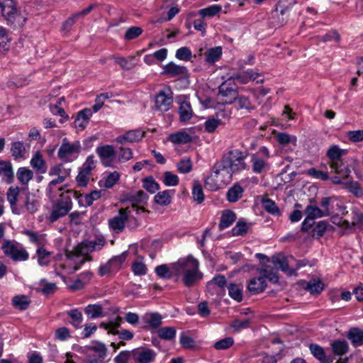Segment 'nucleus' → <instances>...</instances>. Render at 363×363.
Here are the masks:
<instances>
[{"instance_id": "obj_1", "label": "nucleus", "mask_w": 363, "mask_h": 363, "mask_svg": "<svg viewBox=\"0 0 363 363\" xmlns=\"http://www.w3.org/2000/svg\"><path fill=\"white\" fill-rule=\"evenodd\" d=\"M172 267L177 280H181L185 286H192L203 279L199 262L192 256L179 259L172 264Z\"/></svg>"}, {"instance_id": "obj_2", "label": "nucleus", "mask_w": 363, "mask_h": 363, "mask_svg": "<svg viewBox=\"0 0 363 363\" xmlns=\"http://www.w3.org/2000/svg\"><path fill=\"white\" fill-rule=\"evenodd\" d=\"M0 13L6 23L13 28L23 26L26 17L14 0H0Z\"/></svg>"}, {"instance_id": "obj_3", "label": "nucleus", "mask_w": 363, "mask_h": 363, "mask_svg": "<svg viewBox=\"0 0 363 363\" xmlns=\"http://www.w3.org/2000/svg\"><path fill=\"white\" fill-rule=\"evenodd\" d=\"M246 154L238 150H233L225 154L222 162L228 167L233 174L245 170L247 165L245 162Z\"/></svg>"}, {"instance_id": "obj_4", "label": "nucleus", "mask_w": 363, "mask_h": 363, "mask_svg": "<svg viewBox=\"0 0 363 363\" xmlns=\"http://www.w3.org/2000/svg\"><path fill=\"white\" fill-rule=\"evenodd\" d=\"M81 151L82 146L79 140L70 142L65 138L58 150L57 156L65 162H71L77 159Z\"/></svg>"}, {"instance_id": "obj_5", "label": "nucleus", "mask_w": 363, "mask_h": 363, "mask_svg": "<svg viewBox=\"0 0 363 363\" xmlns=\"http://www.w3.org/2000/svg\"><path fill=\"white\" fill-rule=\"evenodd\" d=\"M72 208V201L67 194H60V198L55 201L48 217L50 223L66 216Z\"/></svg>"}, {"instance_id": "obj_6", "label": "nucleus", "mask_w": 363, "mask_h": 363, "mask_svg": "<svg viewBox=\"0 0 363 363\" xmlns=\"http://www.w3.org/2000/svg\"><path fill=\"white\" fill-rule=\"evenodd\" d=\"M1 248L4 254L14 261H26L29 257L28 252L26 249L14 241H4Z\"/></svg>"}, {"instance_id": "obj_7", "label": "nucleus", "mask_w": 363, "mask_h": 363, "mask_svg": "<svg viewBox=\"0 0 363 363\" xmlns=\"http://www.w3.org/2000/svg\"><path fill=\"white\" fill-rule=\"evenodd\" d=\"M90 260L89 258L81 255H74L69 257L67 259L66 263L60 264L55 268V272L57 275L61 277L63 281H65V276L61 272V270L65 271V273L72 274L74 272L79 270L81 266L86 261Z\"/></svg>"}, {"instance_id": "obj_8", "label": "nucleus", "mask_w": 363, "mask_h": 363, "mask_svg": "<svg viewBox=\"0 0 363 363\" xmlns=\"http://www.w3.org/2000/svg\"><path fill=\"white\" fill-rule=\"evenodd\" d=\"M173 104V92L169 86L161 89L155 97L154 109L161 113L169 111Z\"/></svg>"}, {"instance_id": "obj_9", "label": "nucleus", "mask_w": 363, "mask_h": 363, "mask_svg": "<svg viewBox=\"0 0 363 363\" xmlns=\"http://www.w3.org/2000/svg\"><path fill=\"white\" fill-rule=\"evenodd\" d=\"M131 216V209L129 207L121 208L118 215L110 218L108 221L109 228L116 233H121L125 228V223Z\"/></svg>"}, {"instance_id": "obj_10", "label": "nucleus", "mask_w": 363, "mask_h": 363, "mask_svg": "<svg viewBox=\"0 0 363 363\" xmlns=\"http://www.w3.org/2000/svg\"><path fill=\"white\" fill-rule=\"evenodd\" d=\"M331 172L336 176L331 178L332 182L335 184H340L342 179H347L350 174V169L348 164L342 160L340 161L328 163Z\"/></svg>"}, {"instance_id": "obj_11", "label": "nucleus", "mask_w": 363, "mask_h": 363, "mask_svg": "<svg viewBox=\"0 0 363 363\" xmlns=\"http://www.w3.org/2000/svg\"><path fill=\"white\" fill-rule=\"evenodd\" d=\"M96 153L104 167L113 166L116 156V152L113 146L111 145H99L96 148Z\"/></svg>"}, {"instance_id": "obj_12", "label": "nucleus", "mask_w": 363, "mask_h": 363, "mask_svg": "<svg viewBox=\"0 0 363 363\" xmlns=\"http://www.w3.org/2000/svg\"><path fill=\"white\" fill-rule=\"evenodd\" d=\"M156 352L148 347H141L132 350V359L135 363H152L156 357Z\"/></svg>"}, {"instance_id": "obj_13", "label": "nucleus", "mask_w": 363, "mask_h": 363, "mask_svg": "<svg viewBox=\"0 0 363 363\" xmlns=\"http://www.w3.org/2000/svg\"><path fill=\"white\" fill-rule=\"evenodd\" d=\"M71 172V168L66 167L62 163H60L51 166L48 175L50 180L63 183L70 176Z\"/></svg>"}, {"instance_id": "obj_14", "label": "nucleus", "mask_w": 363, "mask_h": 363, "mask_svg": "<svg viewBox=\"0 0 363 363\" xmlns=\"http://www.w3.org/2000/svg\"><path fill=\"white\" fill-rule=\"evenodd\" d=\"M212 171L213 176H216L219 182L223 184L224 186L232 181L233 174L222 160L214 164Z\"/></svg>"}, {"instance_id": "obj_15", "label": "nucleus", "mask_w": 363, "mask_h": 363, "mask_svg": "<svg viewBox=\"0 0 363 363\" xmlns=\"http://www.w3.org/2000/svg\"><path fill=\"white\" fill-rule=\"evenodd\" d=\"M320 206L325 216H328L337 211H342V206L339 199L335 196L324 197L322 199Z\"/></svg>"}, {"instance_id": "obj_16", "label": "nucleus", "mask_w": 363, "mask_h": 363, "mask_svg": "<svg viewBox=\"0 0 363 363\" xmlns=\"http://www.w3.org/2000/svg\"><path fill=\"white\" fill-rule=\"evenodd\" d=\"M148 199V195L143 190H139L137 191L136 192L131 193L128 196V199L129 200L130 202L132 203V206L129 208L131 209V211L135 208L136 213L138 214L141 212H145L146 211V210L145 209L144 207H136V205L146 204Z\"/></svg>"}, {"instance_id": "obj_17", "label": "nucleus", "mask_w": 363, "mask_h": 363, "mask_svg": "<svg viewBox=\"0 0 363 363\" xmlns=\"http://www.w3.org/2000/svg\"><path fill=\"white\" fill-rule=\"evenodd\" d=\"M220 117L228 120L230 118V113L220 111L217 113L216 118L213 117L208 118L203 123L205 130L209 133H212L216 130L217 128L224 125L225 122L223 121Z\"/></svg>"}, {"instance_id": "obj_18", "label": "nucleus", "mask_w": 363, "mask_h": 363, "mask_svg": "<svg viewBox=\"0 0 363 363\" xmlns=\"http://www.w3.org/2000/svg\"><path fill=\"white\" fill-rule=\"evenodd\" d=\"M226 285V279L223 275H217L212 280L208 282L207 289L212 294L222 296L224 294V287Z\"/></svg>"}, {"instance_id": "obj_19", "label": "nucleus", "mask_w": 363, "mask_h": 363, "mask_svg": "<svg viewBox=\"0 0 363 363\" xmlns=\"http://www.w3.org/2000/svg\"><path fill=\"white\" fill-rule=\"evenodd\" d=\"M179 121L182 123H186L194 115L190 102L185 96H183L179 98Z\"/></svg>"}, {"instance_id": "obj_20", "label": "nucleus", "mask_w": 363, "mask_h": 363, "mask_svg": "<svg viewBox=\"0 0 363 363\" xmlns=\"http://www.w3.org/2000/svg\"><path fill=\"white\" fill-rule=\"evenodd\" d=\"M62 182L50 180L45 189V194L50 200L54 201L60 194H65L66 186H62Z\"/></svg>"}, {"instance_id": "obj_21", "label": "nucleus", "mask_w": 363, "mask_h": 363, "mask_svg": "<svg viewBox=\"0 0 363 363\" xmlns=\"http://www.w3.org/2000/svg\"><path fill=\"white\" fill-rule=\"evenodd\" d=\"M250 162L252 170L255 174L267 172L270 169V164L268 161L262 158L259 155H252Z\"/></svg>"}, {"instance_id": "obj_22", "label": "nucleus", "mask_w": 363, "mask_h": 363, "mask_svg": "<svg viewBox=\"0 0 363 363\" xmlns=\"http://www.w3.org/2000/svg\"><path fill=\"white\" fill-rule=\"evenodd\" d=\"M277 143L282 148L294 150L297 145V138L286 133H278L275 135Z\"/></svg>"}, {"instance_id": "obj_23", "label": "nucleus", "mask_w": 363, "mask_h": 363, "mask_svg": "<svg viewBox=\"0 0 363 363\" xmlns=\"http://www.w3.org/2000/svg\"><path fill=\"white\" fill-rule=\"evenodd\" d=\"M144 136V133L139 130H130L122 135L116 138L118 143L124 145L128 143H136L140 140Z\"/></svg>"}, {"instance_id": "obj_24", "label": "nucleus", "mask_w": 363, "mask_h": 363, "mask_svg": "<svg viewBox=\"0 0 363 363\" xmlns=\"http://www.w3.org/2000/svg\"><path fill=\"white\" fill-rule=\"evenodd\" d=\"M121 174L117 171L106 172L99 182V185L105 189L112 188L120 179Z\"/></svg>"}, {"instance_id": "obj_25", "label": "nucleus", "mask_w": 363, "mask_h": 363, "mask_svg": "<svg viewBox=\"0 0 363 363\" xmlns=\"http://www.w3.org/2000/svg\"><path fill=\"white\" fill-rule=\"evenodd\" d=\"M92 114V110L87 108L78 112L74 120L75 127L79 130H84L88 125Z\"/></svg>"}, {"instance_id": "obj_26", "label": "nucleus", "mask_w": 363, "mask_h": 363, "mask_svg": "<svg viewBox=\"0 0 363 363\" xmlns=\"http://www.w3.org/2000/svg\"><path fill=\"white\" fill-rule=\"evenodd\" d=\"M309 350L313 356L321 363H332L333 362V357L327 356L321 346L313 343L309 345Z\"/></svg>"}, {"instance_id": "obj_27", "label": "nucleus", "mask_w": 363, "mask_h": 363, "mask_svg": "<svg viewBox=\"0 0 363 363\" xmlns=\"http://www.w3.org/2000/svg\"><path fill=\"white\" fill-rule=\"evenodd\" d=\"M0 177L7 184H10L14 179L12 164L9 161L0 160Z\"/></svg>"}, {"instance_id": "obj_28", "label": "nucleus", "mask_w": 363, "mask_h": 363, "mask_svg": "<svg viewBox=\"0 0 363 363\" xmlns=\"http://www.w3.org/2000/svg\"><path fill=\"white\" fill-rule=\"evenodd\" d=\"M236 214L231 210L225 209L221 212L218 224L220 230L229 228L236 220Z\"/></svg>"}, {"instance_id": "obj_29", "label": "nucleus", "mask_w": 363, "mask_h": 363, "mask_svg": "<svg viewBox=\"0 0 363 363\" xmlns=\"http://www.w3.org/2000/svg\"><path fill=\"white\" fill-rule=\"evenodd\" d=\"M164 72L171 77H182L187 74V69L184 66L177 65L174 62H169L164 67Z\"/></svg>"}, {"instance_id": "obj_30", "label": "nucleus", "mask_w": 363, "mask_h": 363, "mask_svg": "<svg viewBox=\"0 0 363 363\" xmlns=\"http://www.w3.org/2000/svg\"><path fill=\"white\" fill-rule=\"evenodd\" d=\"M272 262L274 267L280 269L284 273L289 275H293L295 274V270L289 267L286 258L284 256L281 255L273 256Z\"/></svg>"}, {"instance_id": "obj_31", "label": "nucleus", "mask_w": 363, "mask_h": 363, "mask_svg": "<svg viewBox=\"0 0 363 363\" xmlns=\"http://www.w3.org/2000/svg\"><path fill=\"white\" fill-rule=\"evenodd\" d=\"M267 286L265 279L263 277L253 278L250 279L248 284V290L252 294H259L262 292Z\"/></svg>"}, {"instance_id": "obj_32", "label": "nucleus", "mask_w": 363, "mask_h": 363, "mask_svg": "<svg viewBox=\"0 0 363 363\" xmlns=\"http://www.w3.org/2000/svg\"><path fill=\"white\" fill-rule=\"evenodd\" d=\"M174 190L159 191L154 197V202L162 206H167L172 202Z\"/></svg>"}, {"instance_id": "obj_33", "label": "nucleus", "mask_w": 363, "mask_h": 363, "mask_svg": "<svg viewBox=\"0 0 363 363\" xmlns=\"http://www.w3.org/2000/svg\"><path fill=\"white\" fill-rule=\"evenodd\" d=\"M347 154V150L341 149L337 145H332L327 151L326 155L329 158V162H335L342 160V157Z\"/></svg>"}, {"instance_id": "obj_34", "label": "nucleus", "mask_w": 363, "mask_h": 363, "mask_svg": "<svg viewBox=\"0 0 363 363\" xmlns=\"http://www.w3.org/2000/svg\"><path fill=\"white\" fill-rule=\"evenodd\" d=\"M16 177L21 184L27 186L33 178V172L28 167H20L17 170Z\"/></svg>"}, {"instance_id": "obj_35", "label": "nucleus", "mask_w": 363, "mask_h": 363, "mask_svg": "<svg viewBox=\"0 0 363 363\" xmlns=\"http://www.w3.org/2000/svg\"><path fill=\"white\" fill-rule=\"evenodd\" d=\"M30 165L40 174H43L46 172L47 167L45 161L43 158L42 155L38 152L34 154L31 158Z\"/></svg>"}, {"instance_id": "obj_36", "label": "nucleus", "mask_w": 363, "mask_h": 363, "mask_svg": "<svg viewBox=\"0 0 363 363\" xmlns=\"http://www.w3.org/2000/svg\"><path fill=\"white\" fill-rule=\"evenodd\" d=\"M169 140L174 144H186L191 141V137L185 131H178L169 135Z\"/></svg>"}, {"instance_id": "obj_37", "label": "nucleus", "mask_w": 363, "mask_h": 363, "mask_svg": "<svg viewBox=\"0 0 363 363\" xmlns=\"http://www.w3.org/2000/svg\"><path fill=\"white\" fill-rule=\"evenodd\" d=\"M122 321V318L117 316L107 323H101L100 327L107 330L108 334L116 335L117 331H118V328L121 326Z\"/></svg>"}, {"instance_id": "obj_38", "label": "nucleus", "mask_w": 363, "mask_h": 363, "mask_svg": "<svg viewBox=\"0 0 363 363\" xmlns=\"http://www.w3.org/2000/svg\"><path fill=\"white\" fill-rule=\"evenodd\" d=\"M11 38L6 28L0 26V52L5 53L10 48Z\"/></svg>"}, {"instance_id": "obj_39", "label": "nucleus", "mask_w": 363, "mask_h": 363, "mask_svg": "<svg viewBox=\"0 0 363 363\" xmlns=\"http://www.w3.org/2000/svg\"><path fill=\"white\" fill-rule=\"evenodd\" d=\"M243 189L239 184H235L227 191V200L230 203H235L240 199L243 193Z\"/></svg>"}, {"instance_id": "obj_40", "label": "nucleus", "mask_w": 363, "mask_h": 363, "mask_svg": "<svg viewBox=\"0 0 363 363\" xmlns=\"http://www.w3.org/2000/svg\"><path fill=\"white\" fill-rule=\"evenodd\" d=\"M36 256L39 265L44 267L49 264L51 260V252L43 247H38Z\"/></svg>"}, {"instance_id": "obj_41", "label": "nucleus", "mask_w": 363, "mask_h": 363, "mask_svg": "<svg viewBox=\"0 0 363 363\" xmlns=\"http://www.w3.org/2000/svg\"><path fill=\"white\" fill-rule=\"evenodd\" d=\"M331 349L334 354L342 356L348 352L349 345L345 340H335L331 344Z\"/></svg>"}, {"instance_id": "obj_42", "label": "nucleus", "mask_w": 363, "mask_h": 363, "mask_svg": "<svg viewBox=\"0 0 363 363\" xmlns=\"http://www.w3.org/2000/svg\"><path fill=\"white\" fill-rule=\"evenodd\" d=\"M143 318L145 323L152 328H157L162 324V316L159 313H146Z\"/></svg>"}, {"instance_id": "obj_43", "label": "nucleus", "mask_w": 363, "mask_h": 363, "mask_svg": "<svg viewBox=\"0 0 363 363\" xmlns=\"http://www.w3.org/2000/svg\"><path fill=\"white\" fill-rule=\"evenodd\" d=\"M30 301L29 298L26 295H17L12 298V304L16 308L21 311L26 310Z\"/></svg>"}, {"instance_id": "obj_44", "label": "nucleus", "mask_w": 363, "mask_h": 363, "mask_svg": "<svg viewBox=\"0 0 363 363\" xmlns=\"http://www.w3.org/2000/svg\"><path fill=\"white\" fill-rule=\"evenodd\" d=\"M205 60L210 63H214L217 62L222 55L221 47H215L208 49L205 53Z\"/></svg>"}, {"instance_id": "obj_45", "label": "nucleus", "mask_w": 363, "mask_h": 363, "mask_svg": "<svg viewBox=\"0 0 363 363\" xmlns=\"http://www.w3.org/2000/svg\"><path fill=\"white\" fill-rule=\"evenodd\" d=\"M86 351H92L97 354L100 358H105L106 356L107 348L106 345L100 342H93L90 345L86 347Z\"/></svg>"}, {"instance_id": "obj_46", "label": "nucleus", "mask_w": 363, "mask_h": 363, "mask_svg": "<svg viewBox=\"0 0 363 363\" xmlns=\"http://www.w3.org/2000/svg\"><path fill=\"white\" fill-rule=\"evenodd\" d=\"M156 274L163 279H170L174 277V272L173 271L172 264L170 266L167 264H161L157 266L155 269Z\"/></svg>"}, {"instance_id": "obj_47", "label": "nucleus", "mask_w": 363, "mask_h": 363, "mask_svg": "<svg viewBox=\"0 0 363 363\" xmlns=\"http://www.w3.org/2000/svg\"><path fill=\"white\" fill-rule=\"evenodd\" d=\"M347 337L354 346H359L363 344V331L359 328L350 330Z\"/></svg>"}, {"instance_id": "obj_48", "label": "nucleus", "mask_w": 363, "mask_h": 363, "mask_svg": "<svg viewBox=\"0 0 363 363\" xmlns=\"http://www.w3.org/2000/svg\"><path fill=\"white\" fill-rule=\"evenodd\" d=\"M230 78L228 81L223 82L219 86V94L223 96H235V85L233 84L230 81Z\"/></svg>"}, {"instance_id": "obj_49", "label": "nucleus", "mask_w": 363, "mask_h": 363, "mask_svg": "<svg viewBox=\"0 0 363 363\" xmlns=\"http://www.w3.org/2000/svg\"><path fill=\"white\" fill-rule=\"evenodd\" d=\"M20 194V188L18 186H11L6 193L7 201L11 205L12 211L16 207L18 198Z\"/></svg>"}, {"instance_id": "obj_50", "label": "nucleus", "mask_w": 363, "mask_h": 363, "mask_svg": "<svg viewBox=\"0 0 363 363\" xmlns=\"http://www.w3.org/2000/svg\"><path fill=\"white\" fill-rule=\"evenodd\" d=\"M40 207V202L33 195H28L26 198L25 208L26 211L33 214L38 210Z\"/></svg>"}, {"instance_id": "obj_51", "label": "nucleus", "mask_w": 363, "mask_h": 363, "mask_svg": "<svg viewBox=\"0 0 363 363\" xmlns=\"http://www.w3.org/2000/svg\"><path fill=\"white\" fill-rule=\"evenodd\" d=\"M305 214L306 216L314 220L316 218L325 217L323 210L314 205H308L305 208Z\"/></svg>"}, {"instance_id": "obj_52", "label": "nucleus", "mask_w": 363, "mask_h": 363, "mask_svg": "<svg viewBox=\"0 0 363 363\" xmlns=\"http://www.w3.org/2000/svg\"><path fill=\"white\" fill-rule=\"evenodd\" d=\"M229 296L238 302L242 300V287L240 284H230L228 286Z\"/></svg>"}, {"instance_id": "obj_53", "label": "nucleus", "mask_w": 363, "mask_h": 363, "mask_svg": "<svg viewBox=\"0 0 363 363\" xmlns=\"http://www.w3.org/2000/svg\"><path fill=\"white\" fill-rule=\"evenodd\" d=\"M85 313L91 318L104 316L103 308L101 305L90 304L85 308Z\"/></svg>"}, {"instance_id": "obj_54", "label": "nucleus", "mask_w": 363, "mask_h": 363, "mask_svg": "<svg viewBox=\"0 0 363 363\" xmlns=\"http://www.w3.org/2000/svg\"><path fill=\"white\" fill-rule=\"evenodd\" d=\"M143 187L150 194H155L160 189V184L152 177H147L143 179Z\"/></svg>"}, {"instance_id": "obj_55", "label": "nucleus", "mask_w": 363, "mask_h": 363, "mask_svg": "<svg viewBox=\"0 0 363 363\" xmlns=\"http://www.w3.org/2000/svg\"><path fill=\"white\" fill-rule=\"evenodd\" d=\"M158 336L162 340H172L176 337V329L173 327L160 328L158 331Z\"/></svg>"}, {"instance_id": "obj_56", "label": "nucleus", "mask_w": 363, "mask_h": 363, "mask_svg": "<svg viewBox=\"0 0 363 363\" xmlns=\"http://www.w3.org/2000/svg\"><path fill=\"white\" fill-rule=\"evenodd\" d=\"M262 205L266 211L273 216H279L281 214L280 210L275 202L269 199H263Z\"/></svg>"}, {"instance_id": "obj_57", "label": "nucleus", "mask_w": 363, "mask_h": 363, "mask_svg": "<svg viewBox=\"0 0 363 363\" xmlns=\"http://www.w3.org/2000/svg\"><path fill=\"white\" fill-rule=\"evenodd\" d=\"M94 7H95V4H91L87 8H86L84 10H82V11H79V12L74 13L72 16H70L66 21L65 25H67V26H72L77 19H79L80 18H83L85 16H86L88 13H89L91 12V11Z\"/></svg>"}, {"instance_id": "obj_58", "label": "nucleus", "mask_w": 363, "mask_h": 363, "mask_svg": "<svg viewBox=\"0 0 363 363\" xmlns=\"http://www.w3.org/2000/svg\"><path fill=\"white\" fill-rule=\"evenodd\" d=\"M67 314L72 319L71 324L74 328H79L81 325V323H82V320H83V315H82V312L79 310L75 308V309H72L69 311H67Z\"/></svg>"}, {"instance_id": "obj_59", "label": "nucleus", "mask_w": 363, "mask_h": 363, "mask_svg": "<svg viewBox=\"0 0 363 363\" xmlns=\"http://www.w3.org/2000/svg\"><path fill=\"white\" fill-rule=\"evenodd\" d=\"M221 6L218 5H212L199 11V14L202 18H211L218 14L221 11Z\"/></svg>"}, {"instance_id": "obj_60", "label": "nucleus", "mask_w": 363, "mask_h": 363, "mask_svg": "<svg viewBox=\"0 0 363 363\" xmlns=\"http://www.w3.org/2000/svg\"><path fill=\"white\" fill-rule=\"evenodd\" d=\"M23 234L27 235L30 240V241L38 247H42L41 245L44 242V235L40 234L39 233L31 231L29 230H26L23 231Z\"/></svg>"}, {"instance_id": "obj_61", "label": "nucleus", "mask_w": 363, "mask_h": 363, "mask_svg": "<svg viewBox=\"0 0 363 363\" xmlns=\"http://www.w3.org/2000/svg\"><path fill=\"white\" fill-rule=\"evenodd\" d=\"M162 182L167 186H175L179 184V179L177 174L166 171L163 174Z\"/></svg>"}, {"instance_id": "obj_62", "label": "nucleus", "mask_w": 363, "mask_h": 363, "mask_svg": "<svg viewBox=\"0 0 363 363\" xmlns=\"http://www.w3.org/2000/svg\"><path fill=\"white\" fill-rule=\"evenodd\" d=\"M177 170L182 174H188L192 170V162L189 157L182 158L177 164Z\"/></svg>"}, {"instance_id": "obj_63", "label": "nucleus", "mask_w": 363, "mask_h": 363, "mask_svg": "<svg viewBox=\"0 0 363 363\" xmlns=\"http://www.w3.org/2000/svg\"><path fill=\"white\" fill-rule=\"evenodd\" d=\"M223 185V184H221L218 180V178L216 177V176H213V172H212L211 175L208 176L205 179V186L210 189L211 191H216L218 189L221 188Z\"/></svg>"}, {"instance_id": "obj_64", "label": "nucleus", "mask_w": 363, "mask_h": 363, "mask_svg": "<svg viewBox=\"0 0 363 363\" xmlns=\"http://www.w3.org/2000/svg\"><path fill=\"white\" fill-rule=\"evenodd\" d=\"M126 256L124 253L115 256L108 261L113 272H116L125 262Z\"/></svg>"}]
</instances>
